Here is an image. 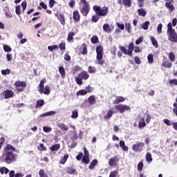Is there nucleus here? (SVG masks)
<instances>
[{
  "instance_id": "1",
  "label": "nucleus",
  "mask_w": 177,
  "mask_h": 177,
  "mask_svg": "<svg viewBox=\"0 0 177 177\" xmlns=\"http://www.w3.org/2000/svg\"><path fill=\"white\" fill-rule=\"evenodd\" d=\"M93 10L95 12V15L91 17V21H93V23H97L99 20H100V17H106V16L109 15V7L107 6L102 8L95 5L93 6Z\"/></svg>"
},
{
  "instance_id": "2",
  "label": "nucleus",
  "mask_w": 177,
  "mask_h": 177,
  "mask_svg": "<svg viewBox=\"0 0 177 177\" xmlns=\"http://www.w3.org/2000/svg\"><path fill=\"white\" fill-rule=\"evenodd\" d=\"M17 155L14 154L12 151H4L2 156L0 157L1 161L6 162V164H12L16 161V157Z\"/></svg>"
},
{
  "instance_id": "3",
  "label": "nucleus",
  "mask_w": 177,
  "mask_h": 177,
  "mask_svg": "<svg viewBox=\"0 0 177 177\" xmlns=\"http://www.w3.org/2000/svg\"><path fill=\"white\" fill-rule=\"evenodd\" d=\"M167 35L169 41H171V42H177V32L175 31V29L172 28V23L171 22L167 24Z\"/></svg>"
},
{
  "instance_id": "4",
  "label": "nucleus",
  "mask_w": 177,
  "mask_h": 177,
  "mask_svg": "<svg viewBox=\"0 0 177 177\" xmlns=\"http://www.w3.org/2000/svg\"><path fill=\"white\" fill-rule=\"evenodd\" d=\"M46 84V78H44L40 81V83L38 86V91L41 95L44 93V95L50 94V87L49 86H44Z\"/></svg>"
},
{
  "instance_id": "5",
  "label": "nucleus",
  "mask_w": 177,
  "mask_h": 177,
  "mask_svg": "<svg viewBox=\"0 0 177 177\" xmlns=\"http://www.w3.org/2000/svg\"><path fill=\"white\" fill-rule=\"evenodd\" d=\"M96 64H99L100 66H103L104 64V59H103V46H96Z\"/></svg>"
},
{
  "instance_id": "6",
  "label": "nucleus",
  "mask_w": 177,
  "mask_h": 177,
  "mask_svg": "<svg viewBox=\"0 0 177 177\" xmlns=\"http://www.w3.org/2000/svg\"><path fill=\"white\" fill-rule=\"evenodd\" d=\"M88 78H89V74L86 71H83L75 77V81L79 86H81L82 85V80L86 81Z\"/></svg>"
},
{
  "instance_id": "7",
  "label": "nucleus",
  "mask_w": 177,
  "mask_h": 177,
  "mask_svg": "<svg viewBox=\"0 0 177 177\" xmlns=\"http://www.w3.org/2000/svg\"><path fill=\"white\" fill-rule=\"evenodd\" d=\"M14 86L16 88L17 92H24V90L27 86V83L24 81H16L14 83Z\"/></svg>"
},
{
  "instance_id": "8",
  "label": "nucleus",
  "mask_w": 177,
  "mask_h": 177,
  "mask_svg": "<svg viewBox=\"0 0 177 177\" xmlns=\"http://www.w3.org/2000/svg\"><path fill=\"white\" fill-rule=\"evenodd\" d=\"M115 109L120 113V114H123L125 111H131V106L126 104H118L115 106Z\"/></svg>"
},
{
  "instance_id": "9",
  "label": "nucleus",
  "mask_w": 177,
  "mask_h": 177,
  "mask_svg": "<svg viewBox=\"0 0 177 177\" xmlns=\"http://www.w3.org/2000/svg\"><path fill=\"white\" fill-rule=\"evenodd\" d=\"M80 13L85 17H86L91 10V6L89 4L82 5L80 7Z\"/></svg>"
},
{
  "instance_id": "10",
  "label": "nucleus",
  "mask_w": 177,
  "mask_h": 177,
  "mask_svg": "<svg viewBox=\"0 0 177 177\" xmlns=\"http://www.w3.org/2000/svg\"><path fill=\"white\" fill-rule=\"evenodd\" d=\"M143 147H145V144L143 142H138L133 145L132 150L136 153H141V151H143Z\"/></svg>"
},
{
  "instance_id": "11",
  "label": "nucleus",
  "mask_w": 177,
  "mask_h": 177,
  "mask_svg": "<svg viewBox=\"0 0 177 177\" xmlns=\"http://www.w3.org/2000/svg\"><path fill=\"white\" fill-rule=\"evenodd\" d=\"M3 96L4 99H10L15 96V93L12 90H6L3 92Z\"/></svg>"
},
{
  "instance_id": "12",
  "label": "nucleus",
  "mask_w": 177,
  "mask_h": 177,
  "mask_svg": "<svg viewBox=\"0 0 177 177\" xmlns=\"http://www.w3.org/2000/svg\"><path fill=\"white\" fill-rule=\"evenodd\" d=\"M73 19L75 23H78L81 20V15L77 10L73 11Z\"/></svg>"
},
{
  "instance_id": "13",
  "label": "nucleus",
  "mask_w": 177,
  "mask_h": 177,
  "mask_svg": "<svg viewBox=\"0 0 177 177\" xmlns=\"http://www.w3.org/2000/svg\"><path fill=\"white\" fill-rule=\"evenodd\" d=\"M117 162H118V158L117 156H115L109 159V167H114L117 165Z\"/></svg>"
},
{
  "instance_id": "14",
  "label": "nucleus",
  "mask_w": 177,
  "mask_h": 177,
  "mask_svg": "<svg viewBox=\"0 0 177 177\" xmlns=\"http://www.w3.org/2000/svg\"><path fill=\"white\" fill-rule=\"evenodd\" d=\"M55 16L58 19V20L60 21L62 26H64L66 24V19L64 18V14H55Z\"/></svg>"
},
{
  "instance_id": "15",
  "label": "nucleus",
  "mask_w": 177,
  "mask_h": 177,
  "mask_svg": "<svg viewBox=\"0 0 177 177\" xmlns=\"http://www.w3.org/2000/svg\"><path fill=\"white\" fill-rule=\"evenodd\" d=\"M125 102V97L122 96H117L115 100H113V104H120V103H124Z\"/></svg>"
},
{
  "instance_id": "16",
  "label": "nucleus",
  "mask_w": 177,
  "mask_h": 177,
  "mask_svg": "<svg viewBox=\"0 0 177 177\" xmlns=\"http://www.w3.org/2000/svg\"><path fill=\"white\" fill-rule=\"evenodd\" d=\"M161 66L165 68H171V67H172V62H169L168 59H165L162 61Z\"/></svg>"
},
{
  "instance_id": "17",
  "label": "nucleus",
  "mask_w": 177,
  "mask_h": 177,
  "mask_svg": "<svg viewBox=\"0 0 177 177\" xmlns=\"http://www.w3.org/2000/svg\"><path fill=\"white\" fill-rule=\"evenodd\" d=\"M165 6L171 13L175 10V6H174L171 2H166Z\"/></svg>"
},
{
  "instance_id": "18",
  "label": "nucleus",
  "mask_w": 177,
  "mask_h": 177,
  "mask_svg": "<svg viewBox=\"0 0 177 177\" xmlns=\"http://www.w3.org/2000/svg\"><path fill=\"white\" fill-rule=\"evenodd\" d=\"M4 151H16V148L10 144H8L4 148Z\"/></svg>"
},
{
  "instance_id": "19",
  "label": "nucleus",
  "mask_w": 177,
  "mask_h": 177,
  "mask_svg": "<svg viewBox=\"0 0 177 177\" xmlns=\"http://www.w3.org/2000/svg\"><path fill=\"white\" fill-rule=\"evenodd\" d=\"M113 114H114V111H113V109H109L106 115L104 116V120H110V118L113 117Z\"/></svg>"
},
{
  "instance_id": "20",
  "label": "nucleus",
  "mask_w": 177,
  "mask_h": 177,
  "mask_svg": "<svg viewBox=\"0 0 177 177\" xmlns=\"http://www.w3.org/2000/svg\"><path fill=\"white\" fill-rule=\"evenodd\" d=\"M146 127V122L145 121V118L142 117L138 122V128L142 129V128H145Z\"/></svg>"
},
{
  "instance_id": "21",
  "label": "nucleus",
  "mask_w": 177,
  "mask_h": 177,
  "mask_svg": "<svg viewBox=\"0 0 177 177\" xmlns=\"http://www.w3.org/2000/svg\"><path fill=\"white\" fill-rule=\"evenodd\" d=\"M119 146L123 151H128V146L125 145V142L124 140L120 141Z\"/></svg>"
},
{
  "instance_id": "22",
  "label": "nucleus",
  "mask_w": 177,
  "mask_h": 177,
  "mask_svg": "<svg viewBox=\"0 0 177 177\" xmlns=\"http://www.w3.org/2000/svg\"><path fill=\"white\" fill-rule=\"evenodd\" d=\"M44 104L45 101L44 100H39L36 102L35 109H41Z\"/></svg>"
},
{
  "instance_id": "23",
  "label": "nucleus",
  "mask_w": 177,
  "mask_h": 177,
  "mask_svg": "<svg viewBox=\"0 0 177 177\" xmlns=\"http://www.w3.org/2000/svg\"><path fill=\"white\" fill-rule=\"evenodd\" d=\"M66 173L69 174V175H77V170L73 167H66Z\"/></svg>"
},
{
  "instance_id": "24",
  "label": "nucleus",
  "mask_w": 177,
  "mask_h": 177,
  "mask_svg": "<svg viewBox=\"0 0 177 177\" xmlns=\"http://www.w3.org/2000/svg\"><path fill=\"white\" fill-rule=\"evenodd\" d=\"M82 55H88V46L85 43L82 44Z\"/></svg>"
},
{
  "instance_id": "25",
  "label": "nucleus",
  "mask_w": 177,
  "mask_h": 177,
  "mask_svg": "<svg viewBox=\"0 0 177 177\" xmlns=\"http://www.w3.org/2000/svg\"><path fill=\"white\" fill-rule=\"evenodd\" d=\"M88 102L89 104L93 106V104L96 103V97H95V95H91L90 97H88Z\"/></svg>"
},
{
  "instance_id": "26",
  "label": "nucleus",
  "mask_w": 177,
  "mask_h": 177,
  "mask_svg": "<svg viewBox=\"0 0 177 177\" xmlns=\"http://www.w3.org/2000/svg\"><path fill=\"white\" fill-rule=\"evenodd\" d=\"M58 127L61 131H68V126H67L64 123H62V122L59 123Z\"/></svg>"
},
{
  "instance_id": "27",
  "label": "nucleus",
  "mask_w": 177,
  "mask_h": 177,
  "mask_svg": "<svg viewBox=\"0 0 177 177\" xmlns=\"http://www.w3.org/2000/svg\"><path fill=\"white\" fill-rule=\"evenodd\" d=\"M69 155L68 153H65L62 158H61L59 164L64 165L66 164V161L68 160Z\"/></svg>"
},
{
  "instance_id": "28",
  "label": "nucleus",
  "mask_w": 177,
  "mask_h": 177,
  "mask_svg": "<svg viewBox=\"0 0 177 177\" xmlns=\"http://www.w3.org/2000/svg\"><path fill=\"white\" fill-rule=\"evenodd\" d=\"M122 5L126 8H131L132 6V0H122Z\"/></svg>"
},
{
  "instance_id": "29",
  "label": "nucleus",
  "mask_w": 177,
  "mask_h": 177,
  "mask_svg": "<svg viewBox=\"0 0 177 177\" xmlns=\"http://www.w3.org/2000/svg\"><path fill=\"white\" fill-rule=\"evenodd\" d=\"M96 165H97V159H94L91 162L88 166V169H93Z\"/></svg>"
},
{
  "instance_id": "30",
  "label": "nucleus",
  "mask_w": 177,
  "mask_h": 177,
  "mask_svg": "<svg viewBox=\"0 0 177 177\" xmlns=\"http://www.w3.org/2000/svg\"><path fill=\"white\" fill-rule=\"evenodd\" d=\"M138 16H142V17H145L146 15H147V11L143 8H140L138 10Z\"/></svg>"
},
{
  "instance_id": "31",
  "label": "nucleus",
  "mask_w": 177,
  "mask_h": 177,
  "mask_svg": "<svg viewBox=\"0 0 177 177\" xmlns=\"http://www.w3.org/2000/svg\"><path fill=\"white\" fill-rule=\"evenodd\" d=\"M133 48H134L133 42H131L129 45V48L127 50L129 56H132V52H133Z\"/></svg>"
},
{
  "instance_id": "32",
  "label": "nucleus",
  "mask_w": 177,
  "mask_h": 177,
  "mask_svg": "<svg viewBox=\"0 0 177 177\" xmlns=\"http://www.w3.org/2000/svg\"><path fill=\"white\" fill-rule=\"evenodd\" d=\"M102 28L104 32H111V29L110 28V25H109V24H104L102 26Z\"/></svg>"
},
{
  "instance_id": "33",
  "label": "nucleus",
  "mask_w": 177,
  "mask_h": 177,
  "mask_svg": "<svg viewBox=\"0 0 177 177\" xmlns=\"http://www.w3.org/2000/svg\"><path fill=\"white\" fill-rule=\"evenodd\" d=\"M55 114H56V111H51L46 112L45 113H42L41 115H40V117H49L50 115H55Z\"/></svg>"
},
{
  "instance_id": "34",
  "label": "nucleus",
  "mask_w": 177,
  "mask_h": 177,
  "mask_svg": "<svg viewBox=\"0 0 177 177\" xmlns=\"http://www.w3.org/2000/svg\"><path fill=\"white\" fill-rule=\"evenodd\" d=\"M74 35H75V33L74 32H70L68 34V37H67L68 42H71V41H74Z\"/></svg>"
},
{
  "instance_id": "35",
  "label": "nucleus",
  "mask_w": 177,
  "mask_h": 177,
  "mask_svg": "<svg viewBox=\"0 0 177 177\" xmlns=\"http://www.w3.org/2000/svg\"><path fill=\"white\" fill-rule=\"evenodd\" d=\"M60 149V144H55L50 147V151H57Z\"/></svg>"
},
{
  "instance_id": "36",
  "label": "nucleus",
  "mask_w": 177,
  "mask_h": 177,
  "mask_svg": "<svg viewBox=\"0 0 177 177\" xmlns=\"http://www.w3.org/2000/svg\"><path fill=\"white\" fill-rule=\"evenodd\" d=\"M59 73L62 78H64L66 77V70H64V68L63 66L59 67Z\"/></svg>"
},
{
  "instance_id": "37",
  "label": "nucleus",
  "mask_w": 177,
  "mask_h": 177,
  "mask_svg": "<svg viewBox=\"0 0 177 177\" xmlns=\"http://www.w3.org/2000/svg\"><path fill=\"white\" fill-rule=\"evenodd\" d=\"M146 161L150 163L153 161V158L151 157V153L150 152H147L145 156Z\"/></svg>"
},
{
  "instance_id": "38",
  "label": "nucleus",
  "mask_w": 177,
  "mask_h": 177,
  "mask_svg": "<svg viewBox=\"0 0 177 177\" xmlns=\"http://www.w3.org/2000/svg\"><path fill=\"white\" fill-rule=\"evenodd\" d=\"M71 140L73 142H75V140H77L78 139V133H77V131H73V135L71 138Z\"/></svg>"
},
{
  "instance_id": "39",
  "label": "nucleus",
  "mask_w": 177,
  "mask_h": 177,
  "mask_svg": "<svg viewBox=\"0 0 177 177\" xmlns=\"http://www.w3.org/2000/svg\"><path fill=\"white\" fill-rule=\"evenodd\" d=\"M147 59L148 63H149V64H152V63H154V56L153 55V54H149L147 56Z\"/></svg>"
},
{
  "instance_id": "40",
  "label": "nucleus",
  "mask_w": 177,
  "mask_h": 177,
  "mask_svg": "<svg viewBox=\"0 0 177 177\" xmlns=\"http://www.w3.org/2000/svg\"><path fill=\"white\" fill-rule=\"evenodd\" d=\"M143 160L140 161L137 166V169L138 172H142L143 169Z\"/></svg>"
},
{
  "instance_id": "41",
  "label": "nucleus",
  "mask_w": 177,
  "mask_h": 177,
  "mask_svg": "<svg viewBox=\"0 0 177 177\" xmlns=\"http://www.w3.org/2000/svg\"><path fill=\"white\" fill-rule=\"evenodd\" d=\"M149 24H150V21H147L141 25V28H142L143 30H149Z\"/></svg>"
},
{
  "instance_id": "42",
  "label": "nucleus",
  "mask_w": 177,
  "mask_h": 177,
  "mask_svg": "<svg viewBox=\"0 0 177 177\" xmlns=\"http://www.w3.org/2000/svg\"><path fill=\"white\" fill-rule=\"evenodd\" d=\"M71 118H72L73 120H75V118H78V111L77 109L72 111V115H71Z\"/></svg>"
},
{
  "instance_id": "43",
  "label": "nucleus",
  "mask_w": 177,
  "mask_h": 177,
  "mask_svg": "<svg viewBox=\"0 0 177 177\" xmlns=\"http://www.w3.org/2000/svg\"><path fill=\"white\" fill-rule=\"evenodd\" d=\"M151 41L153 46H155V48H158V42L157 41V39L154 38V37H151Z\"/></svg>"
},
{
  "instance_id": "44",
  "label": "nucleus",
  "mask_w": 177,
  "mask_h": 177,
  "mask_svg": "<svg viewBox=\"0 0 177 177\" xmlns=\"http://www.w3.org/2000/svg\"><path fill=\"white\" fill-rule=\"evenodd\" d=\"M37 150L40 151H46V147L42 143H40L39 145L37 147Z\"/></svg>"
},
{
  "instance_id": "45",
  "label": "nucleus",
  "mask_w": 177,
  "mask_h": 177,
  "mask_svg": "<svg viewBox=\"0 0 177 177\" xmlns=\"http://www.w3.org/2000/svg\"><path fill=\"white\" fill-rule=\"evenodd\" d=\"M0 172L1 175H3V174H6L9 173V169L5 167H3L0 168Z\"/></svg>"
},
{
  "instance_id": "46",
  "label": "nucleus",
  "mask_w": 177,
  "mask_h": 177,
  "mask_svg": "<svg viewBox=\"0 0 177 177\" xmlns=\"http://www.w3.org/2000/svg\"><path fill=\"white\" fill-rule=\"evenodd\" d=\"M3 48L4 52H7L8 53H9V52H12V48L8 45H3Z\"/></svg>"
},
{
  "instance_id": "47",
  "label": "nucleus",
  "mask_w": 177,
  "mask_h": 177,
  "mask_svg": "<svg viewBox=\"0 0 177 177\" xmlns=\"http://www.w3.org/2000/svg\"><path fill=\"white\" fill-rule=\"evenodd\" d=\"M48 49L50 50V52H53V50H55V49H59V46L57 45L48 46Z\"/></svg>"
},
{
  "instance_id": "48",
  "label": "nucleus",
  "mask_w": 177,
  "mask_h": 177,
  "mask_svg": "<svg viewBox=\"0 0 177 177\" xmlns=\"http://www.w3.org/2000/svg\"><path fill=\"white\" fill-rule=\"evenodd\" d=\"M91 41L93 44H97V42H99V37H97L96 35H94L91 37Z\"/></svg>"
},
{
  "instance_id": "49",
  "label": "nucleus",
  "mask_w": 177,
  "mask_h": 177,
  "mask_svg": "<svg viewBox=\"0 0 177 177\" xmlns=\"http://www.w3.org/2000/svg\"><path fill=\"white\" fill-rule=\"evenodd\" d=\"M77 71H81V67L78 65L75 66V67H73L72 68L73 74H75V73H77Z\"/></svg>"
},
{
  "instance_id": "50",
  "label": "nucleus",
  "mask_w": 177,
  "mask_h": 177,
  "mask_svg": "<svg viewBox=\"0 0 177 177\" xmlns=\"http://www.w3.org/2000/svg\"><path fill=\"white\" fill-rule=\"evenodd\" d=\"M59 48L62 52L66 50V43L65 42H62L61 44H59Z\"/></svg>"
},
{
  "instance_id": "51",
  "label": "nucleus",
  "mask_w": 177,
  "mask_h": 177,
  "mask_svg": "<svg viewBox=\"0 0 177 177\" xmlns=\"http://www.w3.org/2000/svg\"><path fill=\"white\" fill-rule=\"evenodd\" d=\"M88 71L90 74H93L94 73H96V68L95 66H88Z\"/></svg>"
},
{
  "instance_id": "52",
  "label": "nucleus",
  "mask_w": 177,
  "mask_h": 177,
  "mask_svg": "<svg viewBox=\"0 0 177 177\" xmlns=\"http://www.w3.org/2000/svg\"><path fill=\"white\" fill-rule=\"evenodd\" d=\"M86 91L85 89H82V90H80L79 91L77 92V96H79L80 95L81 96H84V95H86Z\"/></svg>"
},
{
  "instance_id": "53",
  "label": "nucleus",
  "mask_w": 177,
  "mask_h": 177,
  "mask_svg": "<svg viewBox=\"0 0 177 177\" xmlns=\"http://www.w3.org/2000/svg\"><path fill=\"white\" fill-rule=\"evenodd\" d=\"M82 161L84 164H88L89 162V156H83Z\"/></svg>"
},
{
  "instance_id": "54",
  "label": "nucleus",
  "mask_w": 177,
  "mask_h": 177,
  "mask_svg": "<svg viewBox=\"0 0 177 177\" xmlns=\"http://www.w3.org/2000/svg\"><path fill=\"white\" fill-rule=\"evenodd\" d=\"M1 74H2V75H8L10 74V69L6 68L5 70H2Z\"/></svg>"
},
{
  "instance_id": "55",
  "label": "nucleus",
  "mask_w": 177,
  "mask_h": 177,
  "mask_svg": "<svg viewBox=\"0 0 177 177\" xmlns=\"http://www.w3.org/2000/svg\"><path fill=\"white\" fill-rule=\"evenodd\" d=\"M169 59L171 60V62H175V54H174L172 52L169 53Z\"/></svg>"
},
{
  "instance_id": "56",
  "label": "nucleus",
  "mask_w": 177,
  "mask_h": 177,
  "mask_svg": "<svg viewBox=\"0 0 177 177\" xmlns=\"http://www.w3.org/2000/svg\"><path fill=\"white\" fill-rule=\"evenodd\" d=\"M21 8H20V5H18L15 7V13L18 15L20 16Z\"/></svg>"
},
{
  "instance_id": "57",
  "label": "nucleus",
  "mask_w": 177,
  "mask_h": 177,
  "mask_svg": "<svg viewBox=\"0 0 177 177\" xmlns=\"http://www.w3.org/2000/svg\"><path fill=\"white\" fill-rule=\"evenodd\" d=\"M169 83V85H171V86H174V85L176 86L177 80L176 79L170 80Z\"/></svg>"
},
{
  "instance_id": "58",
  "label": "nucleus",
  "mask_w": 177,
  "mask_h": 177,
  "mask_svg": "<svg viewBox=\"0 0 177 177\" xmlns=\"http://www.w3.org/2000/svg\"><path fill=\"white\" fill-rule=\"evenodd\" d=\"M131 28H132V26H131L130 23L126 24V30H127V32H129V34H131Z\"/></svg>"
},
{
  "instance_id": "59",
  "label": "nucleus",
  "mask_w": 177,
  "mask_h": 177,
  "mask_svg": "<svg viewBox=\"0 0 177 177\" xmlns=\"http://www.w3.org/2000/svg\"><path fill=\"white\" fill-rule=\"evenodd\" d=\"M43 131H44V132H46V133H48V132L52 131V128H50L49 127L44 126L43 127Z\"/></svg>"
},
{
  "instance_id": "60",
  "label": "nucleus",
  "mask_w": 177,
  "mask_h": 177,
  "mask_svg": "<svg viewBox=\"0 0 177 177\" xmlns=\"http://www.w3.org/2000/svg\"><path fill=\"white\" fill-rule=\"evenodd\" d=\"M120 50L124 53V55H128V50L124 46H120L119 47Z\"/></svg>"
},
{
  "instance_id": "61",
  "label": "nucleus",
  "mask_w": 177,
  "mask_h": 177,
  "mask_svg": "<svg viewBox=\"0 0 177 177\" xmlns=\"http://www.w3.org/2000/svg\"><path fill=\"white\" fill-rule=\"evenodd\" d=\"M157 32L158 34H161V32H162V24H160L158 26Z\"/></svg>"
},
{
  "instance_id": "62",
  "label": "nucleus",
  "mask_w": 177,
  "mask_h": 177,
  "mask_svg": "<svg viewBox=\"0 0 177 177\" xmlns=\"http://www.w3.org/2000/svg\"><path fill=\"white\" fill-rule=\"evenodd\" d=\"M118 175V171H113L110 173L109 177H116Z\"/></svg>"
},
{
  "instance_id": "63",
  "label": "nucleus",
  "mask_w": 177,
  "mask_h": 177,
  "mask_svg": "<svg viewBox=\"0 0 177 177\" xmlns=\"http://www.w3.org/2000/svg\"><path fill=\"white\" fill-rule=\"evenodd\" d=\"M39 175L40 177H47L46 175H45V171L42 169L39 170Z\"/></svg>"
},
{
  "instance_id": "64",
  "label": "nucleus",
  "mask_w": 177,
  "mask_h": 177,
  "mask_svg": "<svg viewBox=\"0 0 177 177\" xmlns=\"http://www.w3.org/2000/svg\"><path fill=\"white\" fill-rule=\"evenodd\" d=\"M68 6H70V8H74V6H75V0H71L68 3Z\"/></svg>"
}]
</instances>
